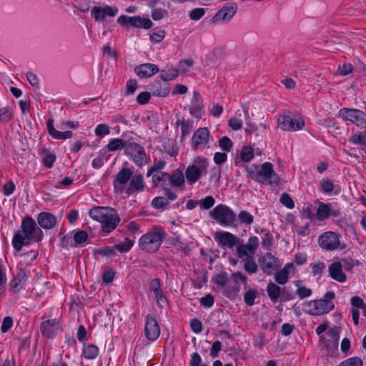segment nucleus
<instances>
[{"label":"nucleus","instance_id":"obj_24","mask_svg":"<svg viewBox=\"0 0 366 366\" xmlns=\"http://www.w3.org/2000/svg\"><path fill=\"white\" fill-rule=\"evenodd\" d=\"M59 322L56 320H48L41 327V333L47 337H54L59 330Z\"/></svg>","mask_w":366,"mask_h":366},{"label":"nucleus","instance_id":"obj_21","mask_svg":"<svg viewBox=\"0 0 366 366\" xmlns=\"http://www.w3.org/2000/svg\"><path fill=\"white\" fill-rule=\"evenodd\" d=\"M134 72L141 78H149L158 73L159 68L154 64L145 63L137 66Z\"/></svg>","mask_w":366,"mask_h":366},{"label":"nucleus","instance_id":"obj_15","mask_svg":"<svg viewBox=\"0 0 366 366\" xmlns=\"http://www.w3.org/2000/svg\"><path fill=\"white\" fill-rule=\"evenodd\" d=\"M319 244L325 249H335L340 245L339 235L332 231L326 232L319 237Z\"/></svg>","mask_w":366,"mask_h":366},{"label":"nucleus","instance_id":"obj_32","mask_svg":"<svg viewBox=\"0 0 366 366\" xmlns=\"http://www.w3.org/2000/svg\"><path fill=\"white\" fill-rule=\"evenodd\" d=\"M99 349L94 345H84L83 347V355L87 360H93L97 357Z\"/></svg>","mask_w":366,"mask_h":366},{"label":"nucleus","instance_id":"obj_1","mask_svg":"<svg viewBox=\"0 0 366 366\" xmlns=\"http://www.w3.org/2000/svg\"><path fill=\"white\" fill-rule=\"evenodd\" d=\"M245 170L249 177L257 182L271 186L280 184V177L274 172L273 164L270 162H264L261 165L252 164L247 166Z\"/></svg>","mask_w":366,"mask_h":366},{"label":"nucleus","instance_id":"obj_63","mask_svg":"<svg viewBox=\"0 0 366 366\" xmlns=\"http://www.w3.org/2000/svg\"><path fill=\"white\" fill-rule=\"evenodd\" d=\"M169 86L168 85L164 86L163 88L159 86V88L152 90V94L156 97H164L169 94Z\"/></svg>","mask_w":366,"mask_h":366},{"label":"nucleus","instance_id":"obj_35","mask_svg":"<svg viewBox=\"0 0 366 366\" xmlns=\"http://www.w3.org/2000/svg\"><path fill=\"white\" fill-rule=\"evenodd\" d=\"M349 142L355 144H360L366 148V130L357 132L349 139Z\"/></svg>","mask_w":366,"mask_h":366},{"label":"nucleus","instance_id":"obj_30","mask_svg":"<svg viewBox=\"0 0 366 366\" xmlns=\"http://www.w3.org/2000/svg\"><path fill=\"white\" fill-rule=\"evenodd\" d=\"M269 298L272 302H277L281 295V288L274 282H269L266 288Z\"/></svg>","mask_w":366,"mask_h":366},{"label":"nucleus","instance_id":"obj_51","mask_svg":"<svg viewBox=\"0 0 366 366\" xmlns=\"http://www.w3.org/2000/svg\"><path fill=\"white\" fill-rule=\"evenodd\" d=\"M56 157L54 154L49 153L45 155L42 158V164L48 169L53 167L54 162L56 161Z\"/></svg>","mask_w":366,"mask_h":366},{"label":"nucleus","instance_id":"obj_37","mask_svg":"<svg viewBox=\"0 0 366 366\" xmlns=\"http://www.w3.org/2000/svg\"><path fill=\"white\" fill-rule=\"evenodd\" d=\"M192 122H190L189 120H186L184 119H177L176 124L181 125L182 138H185L187 135H189L192 131Z\"/></svg>","mask_w":366,"mask_h":366},{"label":"nucleus","instance_id":"obj_56","mask_svg":"<svg viewBox=\"0 0 366 366\" xmlns=\"http://www.w3.org/2000/svg\"><path fill=\"white\" fill-rule=\"evenodd\" d=\"M204 14H205L204 9L196 8L190 11L189 16L193 21H198L204 15Z\"/></svg>","mask_w":366,"mask_h":366},{"label":"nucleus","instance_id":"obj_20","mask_svg":"<svg viewBox=\"0 0 366 366\" xmlns=\"http://www.w3.org/2000/svg\"><path fill=\"white\" fill-rule=\"evenodd\" d=\"M329 276L333 280L340 283H344L347 281V275L342 269V264L341 262L337 261L332 262L328 267Z\"/></svg>","mask_w":366,"mask_h":366},{"label":"nucleus","instance_id":"obj_34","mask_svg":"<svg viewBox=\"0 0 366 366\" xmlns=\"http://www.w3.org/2000/svg\"><path fill=\"white\" fill-rule=\"evenodd\" d=\"M295 285L297 287L296 294L300 299L308 297L312 295V290L304 286L301 280L295 281Z\"/></svg>","mask_w":366,"mask_h":366},{"label":"nucleus","instance_id":"obj_45","mask_svg":"<svg viewBox=\"0 0 366 366\" xmlns=\"http://www.w3.org/2000/svg\"><path fill=\"white\" fill-rule=\"evenodd\" d=\"M218 143L219 147L225 152H230L233 147L232 141L227 136L221 137Z\"/></svg>","mask_w":366,"mask_h":366},{"label":"nucleus","instance_id":"obj_52","mask_svg":"<svg viewBox=\"0 0 366 366\" xmlns=\"http://www.w3.org/2000/svg\"><path fill=\"white\" fill-rule=\"evenodd\" d=\"M335 185L332 180L323 179L321 181V190L324 193H330L334 189Z\"/></svg>","mask_w":366,"mask_h":366},{"label":"nucleus","instance_id":"obj_44","mask_svg":"<svg viewBox=\"0 0 366 366\" xmlns=\"http://www.w3.org/2000/svg\"><path fill=\"white\" fill-rule=\"evenodd\" d=\"M257 296V292L254 289H249L247 290L244 295V301L245 304L248 306H252L254 303V300L256 299Z\"/></svg>","mask_w":366,"mask_h":366},{"label":"nucleus","instance_id":"obj_53","mask_svg":"<svg viewBox=\"0 0 366 366\" xmlns=\"http://www.w3.org/2000/svg\"><path fill=\"white\" fill-rule=\"evenodd\" d=\"M34 219L30 217H25L21 222V229H37Z\"/></svg>","mask_w":366,"mask_h":366},{"label":"nucleus","instance_id":"obj_61","mask_svg":"<svg viewBox=\"0 0 366 366\" xmlns=\"http://www.w3.org/2000/svg\"><path fill=\"white\" fill-rule=\"evenodd\" d=\"M126 86H127V89H126V92H125V95L128 96V95L133 94L137 88V80L132 79H129L127 81Z\"/></svg>","mask_w":366,"mask_h":366},{"label":"nucleus","instance_id":"obj_4","mask_svg":"<svg viewBox=\"0 0 366 366\" xmlns=\"http://www.w3.org/2000/svg\"><path fill=\"white\" fill-rule=\"evenodd\" d=\"M209 163L207 159L203 156H198L194 159L191 165L185 170L184 177L188 183L192 185L197 182L202 175H206Z\"/></svg>","mask_w":366,"mask_h":366},{"label":"nucleus","instance_id":"obj_58","mask_svg":"<svg viewBox=\"0 0 366 366\" xmlns=\"http://www.w3.org/2000/svg\"><path fill=\"white\" fill-rule=\"evenodd\" d=\"M167 15V11L162 8H157L152 11V18L155 21L162 19Z\"/></svg>","mask_w":366,"mask_h":366},{"label":"nucleus","instance_id":"obj_25","mask_svg":"<svg viewBox=\"0 0 366 366\" xmlns=\"http://www.w3.org/2000/svg\"><path fill=\"white\" fill-rule=\"evenodd\" d=\"M215 239L222 246L233 247L238 241V239L232 234L224 232H217L215 234Z\"/></svg>","mask_w":366,"mask_h":366},{"label":"nucleus","instance_id":"obj_8","mask_svg":"<svg viewBox=\"0 0 366 366\" xmlns=\"http://www.w3.org/2000/svg\"><path fill=\"white\" fill-rule=\"evenodd\" d=\"M124 148V153L129 156L134 162L139 167H142L147 164L148 157L144 148L136 142H127Z\"/></svg>","mask_w":366,"mask_h":366},{"label":"nucleus","instance_id":"obj_28","mask_svg":"<svg viewBox=\"0 0 366 366\" xmlns=\"http://www.w3.org/2000/svg\"><path fill=\"white\" fill-rule=\"evenodd\" d=\"M293 270L292 263H288L277 272L274 274V280L280 285H285L289 280V274Z\"/></svg>","mask_w":366,"mask_h":366},{"label":"nucleus","instance_id":"obj_22","mask_svg":"<svg viewBox=\"0 0 366 366\" xmlns=\"http://www.w3.org/2000/svg\"><path fill=\"white\" fill-rule=\"evenodd\" d=\"M237 12V7L234 6H223L212 18L211 21L216 23L219 21L229 20Z\"/></svg>","mask_w":366,"mask_h":366},{"label":"nucleus","instance_id":"obj_7","mask_svg":"<svg viewBox=\"0 0 366 366\" xmlns=\"http://www.w3.org/2000/svg\"><path fill=\"white\" fill-rule=\"evenodd\" d=\"M165 234L159 230H152L144 234L139 242V247L147 252L157 251L160 247Z\"/></svg>","mask_w":366,"mask_h":366},{"label":"nucleus","instance_id":"obj_6","mask_svg":"<svg viewBox=\"0 0 366 366\" xmlns=\"http://www.w3.org/2000/svg\"><path fill=\"white\" fill-rule=\"evenodd\" d=\"M41 238V230H18L13 237L12 245L16 251H20L24 246L38 242Z\"/></svg>","mask_w":366,"mask_h":366},{"label":"nucleus","instance_id":"obj_13","mask_svg":"<svg viewBox=\"0 0 366 366\" xmlns=\"http://www.w3.org/2000/svg\"><path fill=\"white\" fill-rule=\"evenodd\" d=\"M341 215L340 209H335L330 203L319 202L315 214V218L320 221H325L330 217H339Z\"/></svg>","mask_w":366,"mask_h":366},{"label":"nucleus","instance_id":"obj_42","mask_svg":"<svg viewBox=\"0 0 366 366\" xmlns=\"http://www.w3.org/2000/svg\"><path fill=\"white\" fill-rule=\"evenodd\" d=\"M169 205L168 199L164 197H156L152 201V206L155 209H166Z\"/></svg>","mask_w":366,"mask_h":366},{"label":"nucleus","instance_id":"obj_3","mask_svg":"<svg viewBox=\"0 0 366 366\" xmlns=\"http://www.w3.org/2000/svg\"><path fill=\"white\" fill-rule=\"evenodd\" d=\"M335 293L327 292L324 298L318 300H311L305 303V311L312 315H322L328 313L334 308L332 300L335 298Z\"/></svg>","mask_w":366,"mask_h":366},{"label":"nucleus","instance_id":"obj_50","mask_svg":"<svg viewBox=\"0 0 366 366\" xmlns=\"http://www.w3.org/2000/svg\"><path fill=\"white\" fill-rule=\"evenodd\" d=\"M215 200L212 196H207L204 199L199 200V204L204 209H209L214 204Z\"/></svg>","mask_w":366,"mask_h":366},{"label":"nucleus","instance_id":"obj_40","mask_svg":"<svg viewBox=\"0 0 366 366\" xmlns=\"http://www.w3.org/2000/svg\"><path fill=\"white\" fill-rule=\"evenodd\" d=\"M134 245V242L129 238H125L122 242L114 246V249L120 252H128Z\"/></svg>","mask_w":366,"mask_h":366},{"label":"nucleus","instance_id":"obj_41","mask_svg":"<svg viewBox=\"0 0 366 366\" xmlns=\"http://www.w3.org/2000/svg\"><path fill=\"white\" fill-rule=\"evenodd\" d=\"M179 70L177 69H170L167 72L164 73V70L161 71L159 75V78L164 81H169L174 80L178 76Z\"/></svg>","mask_w":366,"mask_h":366},{"label":"nucleus","instance_id":"obj_33","mask_svg":"<svg viewBox=\"0 0 366 366\" xmlns=\"http://www.w3.org/2000/svg\"><path fill=\"white\" fill-rule=\"evenodd\" d=\"M137 16H128L126 15H121L117 20V23L124 27L133 26L136 28V22L139 19H136Z\"/></svg>","mask_w":366,"mask_h":366},{"label":"nucleus","instance_id":"obj_5","mask_svg":"<svg viewBox=\"0 0 366 366\" xmlns=\"http://www.w3.org/2000/svg\"><path fill=\"white\" fill-rule=\"evenodd\" d=\"M209 214L212 218L222 226L237 227L236 214L225 204H218L210 211Z\"/></svg>","mask_w":366,"mask_h":366},{"label":"nucleus","instance_id":"obj_31","mask_svg":"<svg viewBox=\"0 0 366 366\" xmlns=\"http://www.w3.org/2000/svg\"><path fill=\"white\" fill-rule=\"evenodd\" d=\"M167 176L168 172H159L158 173L152 175V185L153 187H158L159 184H162L163 188L167 186Z\"/></svg>","mask_w":366,"mask_h":366},{"label":"nucleus","instance_id":"obj_62","mask_svg":"<svg viewBox=\"0 0 366 366\" xmlns=\"http://www.w3.org/2000/svg\"><path fill=\"white\" fill-rule=\"evenodd\" d=\"M151 99V94L148 92H142L137 97V102L139 104L144 105L147 104Z\"/></svg>","mask_w":366,"mask_h":366},{"label":"nucleus","instance_id":"obj_2","mask_svg":"<svg viewBox=\"0 0 366 366\" xmlns=\"http://www.w3.org/2000/svg\"><path fill=\"white\" fill-rule=\"evenodd\" d=\"M89 214L102 224V229H116L121 221L117 210L109 207H94Z\"/></svg>","mask_w":366,"mask_h":366},{"label":"nucleus","instance_id":"obj_16","mask_svg":"<svg viewBox=\"0 0 366 366\" xmlns=\"http://www.w3.org/2000/svg\"><path fill=\"white\" fill-rule=\"evenodd\" d=\"M146 337L150 341H155L159 337L160 327L156 318L151 315H147L144 327Z\"/></svg>","mask_w":366,"mask_h":366},{"label":"nucleus","instance_id":"obj_27","mask_svg":"<svg viewBox=\"0 0 366 366\" xmlns=\"http://www.w3.org/2000/svg\"><path fill=\"white\" fill-rule=\"evenodd\" d=\"M253 157L254 149L250 146L244 145L240 151V156L234 158V164L239 166L242 162H248Z\"/></svg>","mask_w":366,"mask_h":366},{"label":"nucleus","instance_id":"obj_39","mask_svg":"<svg viewBox=\"0 0 366 366\" xmlns=\"http://www.w3.org/2000/svg\"><path fill=\"white\" fill-rule=\"evenodd\" d=\"M14 119V113L8 107L0 109V123L6 124Z\"/></svg>","mask_w":366,"mask_h":366},{"label":"nucleus","instance_id":"obj_12","mask_svg":"<svg viewBox=\"0 0 366 366\" xmlns=\"http://www.w3.org/2000/svg\"><path fill=\"white\" fill-rule=\"evenodd\" d=\"M277 123L278 126L285 131H297L305 126V122L301 117L293 118L290 115L280 116Z\"/></svg>","mask_w":366,"mask_h":366},{"label":"nucleus","instance_id":"obj_29","mask_svg":"<svg viewBox=\"0 0 366 366\" xmlns=\"http://www.w3.org/2000/svg\"><path fill=\"white\" fill-rule=\"evenodd\" d=\"M27 281V275L24 270L21 269L11 282V287L15 292L19 291Z\"/></svg>","mask_w":366,"mask_h":366},{"label":"nucleus","instance_id":"obj_38","mask_svg":"<svg viewBox=\"0 0 366 366\" xmlns=\"http://www.w3.org/2000/svg\"><path fill=\"white\" fill-rule=\"evenodd\" d=\"M253 216L249 212L242 210L238 214L237 224L239 222L241 224L248 226L253 222Z\"/></svg>","mask_w":366,"mask_h":366},{"label":"nucleus","instance_id":"obj_57","mask_svg":"<svg viewBox=\"0 0 366 366\" xmlns=\"http://www.w3.org/2000/svg\"><path fill=\"white\" fill-rule=\"evenodd\" d=\"M166 32L164 30L160 29L157 31H154L150 35V40L153 43H159L161 42L164 38L165 37Z\"/></svg>","mask_w":366,"mask_h":366},{"label":"nucleus","instance_id":"obj_43","mask_svg":"<svg viewBox=\"0 0 366 366\" xmlns=\"http://www.w3.org/2000/svg\"><path fill=\"white\" fill-rule=\"evenodd\" d=\"M212 281L221 287H224L228 282V274L226 272H221L216 274Z\"/></svg>","mask_w":366,"mask_h":366},{"label":"nucleus","instance_id":"obj_23","mask_svg":"<svg viewBox=\"0 0 366 366\" xmlns=\"http://www.w3.org/2000/svg\"><path fill=\"white\" fill-rule=\"evenodd\" d=\"M37 222L42 229H53L56 224V218L50 212H41L38 214Z\"/></svg>","mask_w":366,"mask_h":366},{"label":"nucleus","instance_id":"obj_17","mask_svg":"<svg viewBox=\"0 0 366 366\" xmlns=\"http://www.w3.org/2000/svg\"><path fill=\"white\" fill-rule=\"evenodd\" d=\"M203 99L197 91L193 92L191 104L189 106V114L197 119H201L204 114Z\"/></svg>","mask_w":366,"mask_h":366},{"label":"nucleus","instance_id":"obj_54","mask_svg":"<svg viewBox=\"0 0 366 366\" xmlns=\"http://www.w3.org/2000/svg\"><path fill=\"white\" fill-rule=\"evenodd\" d=\"M362 365L363 362L362 360L359 357H355L343 361L338 366H362Z\"/></svg>","mask_w":366,"mask_h":366},{"label":"nucleus","instance_id":"obj_19","mask_svg":"<svg viewBox=\"0 0 366 366\" xmlns=\"http://www.w3.org/2000/svg\"><path fill=\"white\" fill-rule=\"evenodd\" d=\"M259 245L258 239L255 237H250L247 244L237 247V251L239 257H249L252 256Z\"/></svg>","mask_w":366,"mask_h":366},{"label":"nucleus","instance_id":"obj_11","mask_svg":"<svg viewBox=\"0 0 366 366\" xmlns=\"http://www.w3.org/2000/svg\"><path fill=\"white\" fill-rule=\"evenodd\" d=\"M258 262L260 269L267 274H272L274 271L278 269L280 267L279 259L269 252L260 256L258 259Z\"/></svg>","mask_w":366,"mask_h":366},{"label":"nucleus","instance_id":"obj_10","mask_svg":"<svg viewBox=\"0 0 366 366\" xmlns=\"http://www.w3.org/2000/svg\"><path fill=\"white\" fill-rule=\"evenodd\" d=\"M127 162H125L113 180L114 190L120 193L124 192L126 184L129 182L133 176L132 169L127 167Z\"/></svg>","mask_w":366,"mask_h":366},{"label":"nucleus","instance_id":"obj_55","mask_svg":"<svg viewBox=\"0 0 366 366\" xmlns=\"http://www.w3.org/2000/svg\"><path fill=\"white\" fill-rule=\"evenodd\" d=\"M280 202L289 209L295 207V202L287 193H282L280 199Z\"/></svg>","mask_w":366,"mask_h":366},{"label":"nucleus","instance_id":"obj_26","mask_svg":"<svg viewBox=\"0 0 366 366\" xmlns=\"http://www.w3.org/2000/svg\"><path fill=\"white\" fill-rule=\"evenodd\" d=\"M167 185L176 187H180L184 184L185 177L183 172L179 169L173 170L170 174L168 173Z\"/></svg>","mask_w":366,"mask_h":366},{"label":"nucleus","instance_id":"obj_64","mask_svg":"<svg viewBox=\"0 0 366 366\" xmlns=\"http://www.w3.org/2000/svg\"><path fill=\"white\" fill-rule=\"evenodd\" d=\"M228 124L234 131L239 130L242 127V120L237 119L236 117L230 118Z\"/></svg>","mask_w":366,"mask_h":366},{"label":"nucleus","instance_id":"obj_59","mask_svg":"<svg viewBox=\"0 0 366 366\" xmlns=\"http://www.w3.org/2000/svg\"><path fill=\"white\" fill-rule=\"evenodd\" d=\"M341 262L342 264V269L347 271H350L355 265H359L360 264L358 260H354L351 258L343 259Z\"/></svg>","mask_w":366,"mask_h":366},{"label":"nucleus","instance_id":"obj_18","mask_svg":"<svg viewBox=\"0 0 366 366\" xmlns=\"http://www.w3.org/2000/svg\"><path fill=\"white\" fill-rule=\"evenodd\" d=\"M145 187L143 176L141 174H133L129 180L128 187H125L124 192L129 197L134 193L143 192L145 189Z\"/></svg>","mask_w":366,"mask_h":366},{"label":"nucleus","instance_id":"obj_47","mask_svg":"<svg viewBox=\"0 0 366 366\" xmlns=\"http://www.w3.org/2000/svg\"><path fill=\"white\" fill-rule=\"evenodd\" d=\"M310 266L312 269V272L314 276L321 275L323 271L325 269V264L323 262L311 263Z\"/></svg>","mask_w":366,"mask_h":366},{"label":"nucleus","instance_id":"obj_14","mask_svg":"<svg viewBox=\"0 0 366 366\" xmlns=\"http://www.w3.org/2000/svg\"><path fill=\"white\" fill-rule=\"evenodd\" d=\"M209 131L207 127L197 129L191 139L192 149L194 150H197L199 148L204 149L209 142Z\"/></svg>","mask_w":366,"mask_h":366},{"label":"nucleus","instance_id":"obj_48","mask_svg":"<svg viewBox=\"0 0 366 366\" xmlns=\"http://www.w3.org/2000/svg\"><path fill=\"white\" fill-rule=\"evenodd\" d=\"M136 19H139L138 21L136 22V28H143L145 29H148L152 26V21L147 18H143L140 16H136Z\"/></svg>","mask_w":366,"mask_h":366},{"label":"nucleus","instance_id":"obj_36","mask_svg":"<svg viewBox=\"0 0 366 366\" xmlns=\"http://www.w3.org/2000/svg\"><path fill=\"white\" fill-rule=\"evenodd\" d=\"M126 146V141L122 139H112L107 145V148L110 152H115L123 149Z\"/></svg>","mask_w":366,"mask_h":366},{"label":"nucleus","instance_id":"obj_49","mask_svg":"<svg viewBox=\"0 0 366 366\" xmlns=\"http://www.w3.org/2000/svg\"><path fill=\"white\" fill-rule=\"evenodd\" d=\"M110 133L109 127L105 124H98L95 129V134L99 137H104V136Z\"/></svg>","mask_w":366,"mask_h":366},{"label":"nucleus","instance_id":"obj_9","mask_svg":"<svg viewBox=\"0 0 366 366\" xmlns=\"http://www.w3.org/2000/svg\"><path fill=\"white\" fill-rule=\"evenodd\" d=\"M337 117L348 121L358 127L366 126V113L358 109L344 107L339 110Z\"/></svg>","mask_w":366,"mask_h":366},{"label":"nucleus","instance_id":"obj_60","mask_svg":"<svg viewBox=\"0 0 366 366\" xmlns=\"http://www.w3.org/2000/svg\"><path fill=\"white\" fill-rule=\"evenodd\" d=\"M88 238V234L85 230H79L74 235V240L76 244H81Z\"/></svg>","mask_w":366,"mask_h":366},{"label":"nucleus","instance_id":"obj_46","mask_svg":"<svg viewBox=\"0 0 366 366\" xmlns=\"http://www.w3.org/2000/svg\"><path fill=\"white\" fill-rule=\"evenodd\" d=\"M91 14L97 21L104 20L106 16L103 8L99 6H96L92 9Z\"/></svg>","mask_w":366,"mask_h":366}]
</instances>
